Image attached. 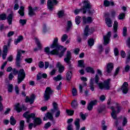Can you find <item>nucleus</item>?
<instances>
[{"instance_id":"obj_1","label":"nucleus","mask_w":130,"mask_h":130,"mask_svg":"<svg viewBox=\"0 0 130 130\" xmlns=\"http://www.w3.org/2000/svg\"><path fill=\"white\" fill-rule=\"evenodd\" d=\"M53 49L52 51L50 50V48ZM50 48L47 47L45 48V52L47 54H52V55H58L59 57H62L64 52L67 51V48H64L63 50V46L58 44V38H55L53 41L52 44L50 45Z\"/></svg>"},{"instance_id":"obj_2","label":"nucleus","mask_w":130,"mask_h":130,"mask_svg":"<svg viewBox=\"0 0 130 130\" xmlns=\"http://www.w3.org/2000/svg\"><path fill=\"white\" fill-rule=\"evenodd\" d=\"M36 114L34 113H30L29 111H26L23 114V117L26 119V122L29 123L31 120L30 119H34V127H36L37 125H40L42 123V120L40 118H35Z\"/></svg>"},{"instance_id":"obj_3","label":"nucleus","mask_w":130,"mask_h":130,"mask_svg":"<svg viewBox=\"0 0 130 130\" xmlns=\"http://www.w3.org/2000/svg\"><path fill=\"white\" fill-rule=\"evenodd\" d=\"M94 81L95 84L98 85L101 90H103V89H104V90H110V81H111L110 78L108 79L107 80H105L103 83H99V76H98V74H96L94 78Z\"/></svg>"},{"instance_id":"obj_4","label":"nucleus","mask_w":130,"mask_h":130,"mask_svg":"<svg viewBox=\"0 0 130 130\" xmlns=\"http://www.w3.org/2000/svg\"><path fill=\"white\" fill-rule=\"evenodd\" d=\"M13 75H17L18 74L17 76V83L18 84H21L23 81H24V79L26 78V74L25 73V71L24 69H21L19 71L16 69V68H14L13 69Z\"/></svg>"},{"instance_id":"obj_5","label":"nucleus","mask_w":130,"mask_h":130,"mask_svg":"<svg viewBox=\"0 0 130 130\" xmlns=\"http://www.w3.org/2000/svg\"><path fill=\"white\" fill-rule=\"evenodd\" d=\"M82 4L83 7L81 8V10H82V12L83 14H86L87 11L89 14H93V12L90 10L91 8H92V5H91V3H90L89 1H84L82 2Z\"/></svg>"},{"instance_id":"obj_6","label":"nucleus","mask_w":130,"mask_h":130,"mask_svg":"<svg viewBox=\"0 0 130 130\" xmlns=\"http://www.w3.org/2000/svg\"><path fill=\"white\" fill-rule=\"evenodd\" d=\"M117 111H115V108L114 107L112 106L110 108L112 111V113H111V116L113 119H116V117H117V115L118 113L120 112L121 111V107L119 106V104L117 103H116Z\"/></svg>"},{"instance_id":"obj_7","label":"nucleus","mask_w":130,"mask_h":130,"mask_svg":"<svg viewBox=\"0 0 130 130\" xmlns=\"http://www.w3.org/2000/svg\"><path fill=\"white\" fill-rule=\"evenodd\" d=\"M25 52V51L22 50H18L17 54L15 58V64L17 68H21V61H22V56L21 53H24Z\"/></svg>"},{"instance_id":"obj_8","label":"nucleus","mask_w":130,"mask_h":130,"mask_svg":"<svg viewBox=\"0 0 130 130\" xmlns=\"http://www.w3.org/2000/svg\"><path fill=\"white\" fill-rule=\"evenodd\" d=\"M72 58V53L71 51H67L66 54V57L64 58V61L67 63V65L69 66L70 70H73V65L72 64V62L71 59Z\"/></svg>"},{"instance_id":"obj_9","label":"nucleus","mask_w":130,"mask_h":130,"mask_svg":"<svg viewBox=\"0 0 130 130\" xmlns=\"http://www.w3.org/2000/svg\"><path fill=\"white\" fill-rule=\"evenodd\" d=\"M52 93H53V90L51 89L50 87H48L46 88L44 93V99L45 101H48L50 99V96H51Z\"/></svg>"},{"instance_id":"obj_10","label":"nucleus","mask_w":130,"mask_h":130,"mask_svg":"<svg viewBox=\"0 0 130 130\" xmlns=\"http://www.w3.org/2000/svg\"><path fill=\"white\" fill-rule=\"evenodd\" d=\"M57 4H58L57 0H48L47 2L48 9H49L50 11H52L53 6H54V5H57Z\"/></svg>"},{"instance_id":"obj_11","label":"nucleus","mask_w":130,"mask_h":130,"mask_svg":"<svg viewBox=\"0 0 130 130\" xmlns=\"http://www.w3.org/2000/svg\"><path fill=\"white\" fill-rule=\"evenodd\" d=\"M110 37H111V31H109L106 36H104L103 38L104 45H107V44L109 43Z\"/></svg>"},{"instance_id":"obj_12","label":"nucleus","mask_w":130,"mask_h":130,"mask_svg":"<svg viewBox=\"0 0 130 130\" xmlns=\"http://www.w3.org/2000/svg\"><path fill=\"white\" fill-rule=\"evenodd\" d=\"M90 34H92V30L89 28V25H86L84 29L83 39L86 40L87 37H88Z\"/></svg>"},{"instance_id":"obj_13","label":"nucleus","mask_w":130,"mask_h":130,"mask_svg":"<svg viewBox=\"0 0 130 130\" xmlns=\"http://www.w3.org/2000/svg\"><path fill=\"white\" fill-rule=\"evenodd\" d=\"M38 10V7L32 8V7L29 6L28 7V15L29 17H33V16H35L36 13H35V11Z\"/></svg>"},{"instance_id":"obj_14","label":"nucleus","mask_w":130,"mask_h":130,"mask_svg":"<svg viewBox=\"0 0 130 130\" xmlns=\"http://www.w3.org/2000/svg\"><path fill=\"white\" fill-rule=\"evenodd\" d=\"M35 101V95L32 94L30 98L29 96H26L25 98V103H28L29 102V104H33L34 103V101Z\"/></svg>"},{"instance_id":"obj_15","label":"nucleus","mask_w":130,"mask_h":130,"mask_svg":"<svg viewBox=\"0 0 130 130\" xmlns=\"http://www.w3.org/2000/svg\"><path fill=\"white\" fill-rule=\"evenodd\" d=\"M94 105H97V100L91 101L87 106V109L89 111H91L93 110V107Z\"/></svg>"},{"instance_id":"obj_16","label":"nucleus","mask_w":130,"mask_h":130,"mask_svg":"<svg viewBox=\"0 0 130 130\" xmlns=\"http://www.w3.org/2000/svg\"><path fill=\"white\" fill-rule=\"evenodd\" d=\"M128 86V83H127V82H125L123 83L121 88V90H122V92L124 94H127V92L128 91V89L127 88Z\"/></svg>"},{"instance_id":"obj_17","label":"nucleus","mask_w":130,"mask_h":130,"mask_svg":"<svg viewBox=\"0 0 130 130\" xmlns=\"http://www.w3.org/2000/svg\"><path fill=\"white\" fill-rule=\"evenodd\" d=\"M47 119H49L50 120H53V116L52 115V113L50 112H47L45 115V117L43 118L44 121L47 120Z\"/></svg>"},{"instance_id":"obj_18","label":"nucleus","mask_w":130,"mask_h":130,"mask_svg":"<svg viewBox=\"0 0 130 130\" xmlns=\"http://www.w3.org/2000/svg\"><path fill=\"white\" fill-rule=\"evenodd\" d=\"M113 63L110 62L108 63L107 65V70L106 72L108 74H110L112 72V70H113Z\"/></svg>"},{"instance_id":"obj_19","label":"nucleus","mask_w":130,"mask_h":130,"mask_svg":"<svg viewBox=\"0 0 130 130\" xmlns=\"http://www.w3.org/2000/svg\"><path fill=\"white\" fill-rule=\"evenodd\" d=\"M7 54H8V46L4 45L3 47V55H2L3 59H6V57H7Z\"/></svg>"},{"instance_id":"obj_20","label":"nucleus","mask_w":130,"mask_h":130,"mask_svg":"<svg viewBox=\"0 0 130 130\" xmlns=\"http://www.w3.org/2000/svg\"><path fill=\"white\" fill-rule=\"evenodd\" d=\"M56 67L58 68V72L60 74H61V73H63V71H64V66L61 65V63L59 62H57Z\"/></svg>"},{"instance_id":"obj_21","label":"nucleus","mask_w":130,"mask_h":130,"mask_svg":"<svg viewBox=\"0 0 130 130\" xmlns=\"http://www.w3.org/2000/svg\"><path fill=\"white\" fill-rule=\"evenodd\" d=\"M104 6L106 7H110V6H112V7H113V6H114V2L109 1L108 0H105L104 1Z\"/></svg>"},{"instance_id":"obj_22","label":"nucleus","mask_w":130,"mask_h":130,"mask_svg":"<svg viewBox=\"0 0 130 130\" xmlns=\"http://www.w3.org/2000/svg\"><path fill=\"white\" fill-rule=\"evenodd\" d=\"M83 24H86L87 23H91L93 21V20L92 19V17H88L87 18L84 16L83 17Z\"/></svg>"},{"instance_id":"obj_23","label":"nucleus","mask_w":130,"mask_h":130,"mask_svg":"<svg viewBox=\"0 0 130 130\" xmlns=\"http://www.w3.org/2000/svg\"><path fill=\"white\" fill-rule=\"evenodd\" d=\"M105 22L108 27H112V20L109 18H106Z\"/></svg>"},{"instance_id":"obj_24","label":"nucleus","mask_w":130,"mask_h":130,"mask_svg":"<svg viewBox=\"0 0 130 130\" xmlns=\"http://www.w3.org/2000/svg\"><path fill=\"white\" fill-rule=\"evenodd\" d=\"M74 124L76 126V130H79L80 129V119L77 118L75 120V122H74Z\"/></svg>"},{"instance_id":"obj_25","label":"nucleus","mask_w":130,"mask_h":130,"mask_svg":"<svg viewBox=\"0 0 130 130\" xmlns=\"http://www.w3.org/2000/svg\"><path fill=\"white\" fill-rule=\"evenodd\" d=\"M25 9L24 8L23 6H20V9L18 11V14L21 16V17H24L25 16Z\"/></svg>"},{"instance_id":"obj_26","label":"nucleus","mask_w":130,"mask_h":130,"mask_svg":"<svg viewBox=\"0 0 130 130\" xmlns=\"http://www.w3.org/2000/svg\"><path fill=\"white\" fill-rule=\"evenodd\" d=\"M72 27H73V23L71 20L67 21V26L66 27V30L68 32L71 30Z\"/></svg>"},{"instance_id":"obj_27","label":"nucleus","mask_w":130,"mask_h":130,"mask_svg":"<svg viewBox=\"0 0 130 130\" xmlns=\"http://www.w3.org/2000/svg\"><path fill=\"white\" fill-rule=\"evenodd\" d=\"M7 19L9 25H12V22H13V13L9 14Z\"/></svg>"},{"instance_id":"obj_28","label":"nucleus","mask_w":130,"mask_h":130,"mask_svg":"<svg viewBox=\"0 0 130 130\" xmlns=\"http://www.w3.org/2000/svg\"><path fill=\"white\" fill-rule=\"evenodd\" d=\"M41 79H42V74L40 73H39V74L37 75V83H36L37 84H39V83L40 84H42V82L39 81L40 80H41Z\"/></svg>"},{"instance_id":"obj_29","label":"nucleus","mask_w":130,"mask_h":130,"mask_svg":"<svg viewBox=\"0 0 130 130\" xmlns=\"http://www.w3.org/2000/svg\"><path fill=\"white\" fill-rule=\"evenodd\" d=\"M53 109L51 110V112L52 113H54L56 110H58V107H57V104L55 102L53 103Z\"/></svg>"},{"instance_id":"obj_30","label":"nucleus","mask_w":130,"mask_h":130,"mask_svg":"<svg viewBox=\"0 0 130 130\" xmlns=\"http://www.w3.org/2000/svg\"><path fill=\"white\" fill-rule=\"evenodd\" d=\"M87 43L88 44V46H89V47H90V48H91L92 46H93V45H94V44L95 43V41H94V39H89L87 41Z\"/></svg>"},{"instance_id":"obj_31","label":"nucleus","mask_w":130,"mask_h":130,"mask_svg":"<svg viewBox=\"0 0 130 130\" xmlns=\"http://www.w3.org/2000/svg\"><path fill=\"white\" fill-rule=\"evenodd\" d=\"M85 70L87 73H90L91 74H95V71L91 67H88L85 68Z\"/></svg>"},{"instance_id":"obj_32","label":"nucleus","mask_w":130,"mask_h":130,"mask_svg":"<svg viewBox=\"0 0 130 130\" xmlns=\"http://www.w3.org/2000/svg\"><path fill=\"white\" fill-rule=\"evenodd\" d=\"M23 39V36H20L19 37H18V39H15L14 44H15V45H17L18 43H20V42H21V41H22Z\"/></svg>"},{"instance_id":"obj_33","label":"nucleus","mask_w":130,"mask_h":130,"mask_svg":"<svg viewBox=\"0 0 130 130\" xmlns=\"http://www.w3.org/2000/svg\"><path fill=\"white\" fill-rule=\"evenodd\" d=\"M15 109L17 111V112H18V113H20V112L22 111L23 109L20 107V104L18 103L15 105Z\"/></svg>"},{"instance_id":"obj_34","label":"nucleus","mask_w":130,"mask_h":130,"mask_svg":"<svg viewBox=\"0 0 130 130\" xmlns=\"http://www.w3.org/2000/svg\"><path fill=\"white\" fill-rule=\"evenodd\" d=\"M73 76V74L72 73V72L69 71L67 72L66 75V79L67 81H71V79H72V77Z\"/></svg>"},{"instance_id":"obj_35","label":"nucleus","mask_w":130,"mask_h":130,"mask_svg":"<svg viewBox=\"0 0 130 130\" xmlns=\"http://www.w3.org/2000/svg\"><path fill=\"white\" fill-rule=\"evenodd\" d=\"M78 102L76 100H74L72 103H71V106L72 108L74 109H77V108L78 107Z\"/></svg>"},{"instance_id":"obj_36","label":"nucleus","mask_w":130,"mask_h":130,"mask_svg":"<svg viewBox=\"0 0 130 130\" xmlns=\"http://www.w3.org/2000/svg\"><path fill=\"white\" fill-rule=\"evenodd\" d=\"M89 87L90 88V90L91 91H94V79L91 78L90 80V84H89Z\"/></svg>"},{"instance_id":"obj_37","label":"nucleus","mask_w":130,"mask_h":130,"mask_svg":"<svg viewBox=\"0 0 130 130\" xmlns=\"http://www.w3.org/2000/svg\"><path fill=\"white\" fill-rule=\"evenodd\" d=\"M78 67L79 68H83V69H85V63H84V60H78Z\"/></svg>"},{"instance_id":"obj_38","label":"nucleus","mask_w":130,"mask_h":130,"mask_svg":"<svg viewBox=\"0 0 130 130\" xmlns=\"http://www.w3.org/2000/svg\"><path fill=\"white\" fill-rule=\"evenodd\" d=\"M10 122L11 125H15V124H16V122H17V121H16V119H15L14 116H12L10 117Z\"/></svg>"},{"instance_id":"obj_39","label":"nucleus","mask_w":130,"mask_h":130,"mask_svg":"<svg viewBox=\"0 0 130 130\" xmlns=\"http://www.w3.org/2000/svg\"><path fill=\"white\" fill-rule=\"evenodd\" d=\"M118 27V22L115 21L114 22L113 28H114V32L116 33L117 32V27Z\"/></svg>"},{"instance_id":"obj_40","label":"nucleus","mask_w":130,"mask_h":130,"mask_svg":"<svg viewBox=\"0 0 130 130\" xmlns=\"http://www.w3.org/2000/svg\"><path fill=\"white\" fill-rule=\"evenodd\" d=\"M25 126V121L21 120L20 122L19 130H24V127Z\"/></svg>"},{"instance_id":"obj_41","label":"nucleus","mask_w":130,"mask_h":130,"mask_svg":"<svg viewBox=\"0 0 130 130\" xmlns=\"http://www.w3.org/2000/svg\"><path fill=\"white\" fill-rule=\"evenodd\" d=\"M14 89V85L13 84H8V91L9 93H12Z\"/></svg>"},{"instance_id":"obj_42","label":"nucleus","mask_w":130,"mask_h":130,"mask_svg":"<svg viewBox=\"0 0 130 130\" xmlns=\"http://www.w3.org/2000/svg\"><path fill=\"white\" fill-rule=\"evenodd\" d=\"M87 116H88L87 114H83V112L80 113V117H81V119H82V120H86Z\"/></svg>"},{"instance_id":"obj_43","label":"nucleus","mask_w":130,"mask_h":130,"mask_svg":"<svg viewBox=\"0 0 130 130\" xmlns=\"http://www.w3.org/2000/svg\"><path fill=\"white\" fill-rule=\"evenodd\" d=\"M35 40L39 49H41V43H40V41H39V40H38L37 38H35Z\"/></svg>"},{"instance_id":"obj_44","label":"nucleus","mask_w":130,"mask_h":130,"mask_svg":"<svg viewBox=\"0 0 130 130\" xmlns=\"http://www.w3.org/2000/svg\"><path fill=\"white\" fill-rule=\"evenodd\" d=\"M68 38H69L68 35L64 34L61 37V41L62 42H64L67 40V39H68Z\"/></svg>"},{"instance_id":"obj_45","label":"nucleus","mask_w":130,"mask_h":130,"mask_svg":"<svg viewBox=\"0 0 130 130\" xmlns=\"http://www.w3.org/2000/svg\"><path fill=\"white\" fill-rule=\"evenodd\" d=\"M61 79H62V77L60 75H58L57 76V77H54L53 78V80H54V81H56V82H58V81H60Z\"/></svg>"},{"instance_id":"obj_46","label":"nucleus","mask_w":130,"mask_h":130,"mask_svg":"<svg viewBox=\"0 0 130 130\" xmlns=\"http://www.w3.org/2000/svg\"><path fill=\"white\" fill-rule=\"evenodd\" d=\"M127 28L126 27V26H124L123 28V36L124 37H125V36H126L127 34Z\"/></svg>"},{"instance_id":"obj_47","label":"nucleus","mask_w":130,"mask_h":130,"mask_svg":"<svg viewBox=\"0 0 130 130\" xmlns=\"http://www.w3.org/2000/svg\"><path fill=\"white\" fill-rule=\"evenodd\" d=\"M75 22L77 25H79L81 23V17L80 16H77L75 18Z\"/></svg>"},{"instance_id":"obj_48","label":"nucleus","mask_w":130,"mask_h":130,"mask_svg":"<svg viewBox=\"0 0 130 130\" xmlns=\"http://www.w3.org/2000/svg\"><path fill=\"white\" fill-rule=\"evenodd\" d=\"M66 112L68 115L72 116V115H74L75 111H74V110H67Z\"/></svg>"},{"instance_id":"obj_49","label":"nucleus","mask_w":130,"mask_h":130,"mask_svg":"<svg viewBox=\"0 0 130 130\" xmlns=\"http://www.w3.org/2000/svg\"><path fill=\"white\" fill-rule=\"evenodd\" d=\"M7 19V15L6 14H3L0 15V20L2 21H5Z\"/></svg>"},{"instance_id":"obj_50","label":"nucleus","mask_w":130,"mask_h":130,"mask_svg":"<svg viewBox=\"0 0 130 130\" xmlns=\"http://www.w3.org/2000/svg\"><path fill=\"white\" fill-rule=\"evenodd\" d=\"M2 101H3V97L0 96V112L2 111L4 109V106L3 105V103H2Z\"/></svg>"},{"instance_id":"obj_51","label":"nucleus","mask_w":130,"mask_h":130,"mask_svg":"<svg viewBox=\"0 0 130 130\" xmlns=\"http://www.w3.org/2000/svg\"><path fill=\"white\" fill-rule=\"evenodd\" d=\"M125 17V14L124 13H121L118 16V18L119 19V20H122L124 19Z\"/></svg>"},{"instance_id":"obj_52","label":"nucleus","mask_w":130,"mask_h":130,"mask_svg":"<svg viewBox=\"0 0 130 130\" xmlns=\"http://www.w3.org/2000/svg\"><path fill=\"white\" fill-rule=\"evenodd\" d=\"M19 23L22 26H24L27 23V20L26 19H20Z\"/></svg>"},{"instance_id":"obj_53","label":"nucleus","mask_w":130,"mask_h":130,"mask_svg":"<svg viewBox=\"0 0 130 130\" xmlns=\"http://www.w3.org/2000/svg\"><path fill=\"white\" fill-rule=\"evenodd\" d=\"M63 15H64L63 11H60L58 12V16L59 18H62V17H63Z\"/></svg>"},{"instance_id":"obj_54","label":"nucleus","mask_w":130,"mask_h":130,"mask_svg":"<svg viewBox=\"0 0 130 130\" xmlns=\"http://www.w3.org/2000/svg\"><path fill=\"white\" fill-rule=\"evenodd\" d=\"M104 109H105V107L104 106L98 108V111L99 113H102Z\"/></svg>"},{"instance_id":"obj_55","label":"nucleus","mask_w":130,"mask_h":130,"mask_svg":"<svg viewBox=\"0 0 130 130\" xmlns=\"http://www.w3.org/2000/svg\"><path fill=\"white\" fill-rule=\"evenodd\" d=\"M114 52L115 56H118V54H119V51H118V49L117 48H114Z\"/></svg>"},{"instance_id":"obj_56","label":"nucleus","mask_w":130,"mask_h":130,"mask_svg":"<svg viewBox=\"0 0 130 130\" xmlns=\"http://www.w3.org/2000/svg\"><path fill=\"white\" fill-rule=\"evenodd\" d=\"M119 70H120V68L118 67L116 68L115 73L114 74V77L115 78L118 75V73H119Z\"/></svg>"},{"instance_id":"obj_57","label":"nucleus","mask_w":130,"mask_h":130,"mask_svg":"<svg viewBox=\"0 0 130 130\" xmlns=\"http://www.w3.org/2000/svg\"><path fill=\"white\" fill-rule=\"evenodd\" d=\"M129 69H130V66L128 64H127L124 67V71L126 73H127L128 72H129Z\"/></svg>"},{"instance_id":"obj_58","label":"nucleus","mask_w":130,"mask_h":130,"mask_svg":"<svg viewBox=\"0 0 130 130\" xmlns=\"http://www.w3.org/2000/svg\"><path fill=\"white\" fill-rule=\"evenodd\" d=\"M39 67L40 69H43L44 68V62L43 61H40L39 62Z\"/></svg>"},{"instance_id":"obj_59","label":"nucleus","mask_w":130,"mask_h":130,"mask_svg":"<svg viewBox=\"0 0 130 130\" xmlns=\"http://www.w3.org/2000/svg\"><path fill=\"white\" fill-rule=\"evenodd\" d=\"M72 95L73 96H77V95H78V93L77 92V89L73 88L72 89Z\"/></svg>"},{"instance_id":"obj_60","label":"nucleus","mask_w":130,"mask_h":130,"mask_svg":"<svg viewBox=\"0 0 130 130\" xmlns=\"http://www.w3.org/2000/svg\"><path fill=\"white\" fill-rule=\"evenodd\" d=\"M127 123V119L124 117L123 118V122H122V125L123 126H125L126 124Z\"/></svg>"},{"instance_id":"obj_61","label":"nucleus","mask_w":130,"mask_h":130,"mask_svg":"<svg viewBox=\"0 0 130 130\" xmlns=\"http://www.w3.org/2000/svg\"><path fill=\"white\" fill-rule=\"evenodd\" d=\"M24 60H25V61L27 62V63H31L32 62L33 59H32V58H29L25 59Z\"/></svg>"},{"instance_id":"obj_62","label":"nucleus","mask_w":130,"mask_h":130,"mask_svg":"<svg viewBox=\"0 0 130 130\" xmlns=\"http://www.w3.org/2000/svg\"><path fill=\"white\" fill-rule=\"evenodd\" d=\"M50 126H51V124H50V122H48L45 124L44 127L46 129H47V128L50 127Z\"/></svg>"},{"instance_id":"obj_63","label":"nucleus","mask_w":130,"mask_h":130,"mask_svg":"<svg viewBox=\"0 0 130 130\" xmlns=\"http://www.w3.org/2000/svg\"><path fill=\"white\" fill-rule=\"evenodd\" d=\"M105 99H106V98L105 97V95H102L100 97V101H102V102H103V101H105Z\"/></svg>"},{"instance_id":"obj_64","label":"nucleus","mask_w":130,"mask_h":130,"mask_svg":"<svg viewBox=\"0 0 130 130\" xmlns=\"http://www.w3.org/2000/svg\"><path fill=\"white\" fill-rule=\"evenodd\" d=\"M68 130H74L73 128V125L72 124H69L67 126Z\"/></svg>"}]
</instances>
